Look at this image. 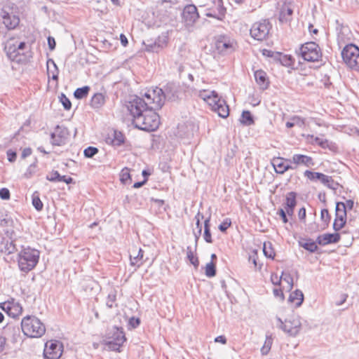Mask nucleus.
<instances>
[{
  "mask_svg": "<svg viewBox=\"0 0 359 359\" xmlns=\"http://www.w3.org/2000/svg\"><path fill=\"white\" fill-rule=\"evenodd\" d=\"M291 120L293 121L294 126H299V127H302L305 123L304 119L298 116H294L292 117Z\"/></svg>",
  "mask_w": 359,
  "mask_h": 359,
  "instance_id": "nucleus-56",
  "label": "nucleus"
},
{
  "mask_svg": "<svg viewBox=\"0 0 359 359\" xmlns=\"http://www.w3.org/2000/svg\"><path fill=\"white\" fill-rule=\"evenodd\" d=\"M69 136L67 128L57 125L50 134L51 144L53 146H62L66 144Z\"/></svg>",
  "mask_w": 359,
  "mask_h": 359,
  "instance_id": "nucleus-13",
  "label": "nucleus"
},
{
  "mask_svg": "<svg viewBox=\"0 0 359 359\" xmlns=\"http://www.w3.org/2000/svg\"><path fill=\"white\" fill-rule=\"evenodd\" d=\"M325 186H326L327 188L336 191L339 187V184L337 182H335L332 177L326 175V177L325 179V181L323 182V184Z\"/></svg>",
  "mask_w": 359,
  "mask_h": 359,
  "instance_id": "nucleus-42",
  "label": "nucleus"
},
{
  "mask_svg": "<svg viewBox=\"0 0 359 359\" xmlns=\"http://www.w3.org/2000/svg\"><path fill=\"white\" fill-rule=\"evenodd\" d=\"M288 300L290 302L294 303L296 307L300 306L304 301L303 292L299 290H296L290 294Z\"/></svg>",
  "mask_w": 359,
  "mask_h": 359,
  "instance_id": "nucleus-30",
  "label": "nucleus"
},
{
  "mask_svg": "<svg viewBox=\"0 0 359 359\" xmlns=\"http://www.w3.org/2000/svg\"><path fill=\"white\" fill-rule=\"evenodd\" d=\"M98 153V149L95 147H88L83 151L84 156L86 158H92Z\"/></svg>",
  "mask_w": 359,
  "mask_h": 359,
  "instance_id": "nucleus-48",
  "label": "nucleus"
},
{
  "mask_svg": "<svg viewBox=\"0 0 359 359\" xmlns=\"http://www.w3.org/2000/svg\"><path fill=\"white\" fill-rule=\"evenodd\" d=\"M217 50L222 54H227L233 50V41L226 36H219L215 42Z\"/></svg>",
  "mask_w": 359,
  "mask_h": 359,
  "instance_id": "nucleus-16",
  "label": "nucleus"
},
{
  "mask_svg": "<svg viewBox=\"0 0 359 359\" xmlns=\"http://www.w3.org/2000/svg\"><path fill=\"white\" fill-rule=\"evenodd\" d=\"M320 218L322 221L325 222L326 224H327L331 219V217L329 214L327 209H323L320 212Z\"/></svg>",
  "mask_w": 359,
  "mask_h": 359,
  "instance_id": "nucleus-53",
  "label": "nucleus"
},
{
  "mask_svg": "<svg viewBox=\"0 0 359 359\" xmlns=\"http://www.w3.org/2000/svg\"><path fill=\"white\" fill-rule=\"evenodd\" d=\"M317 244L316 241H313L311 238H302L299 241V246L310 252H315L318 250Z\"/></svg>",
  "mask_w": 359,
  "mask_h": 359,
  "instance_id": "nucleus-27",
  "label": "nucleus"
},
{
  "mask_svg": "<svg viewBox=\"0 0 359 359\" xmlns=\"http://www.w3.org/2000/svg\"><path fill=\"white\" fill-rule=\"evenodd\" d=\"M39 251L29 247L24 248L18 254V266L20 271L29 272L32 270L39 262Z\"/></svg>",
  "mask_w": 359,
  "mask_h": 359,
  "instance_id": "nucleus-4",
  "label": "nucleus"
},
{
  "mask_svg": "<svg viewBox=\"0 0 359 359\" xmlns=\"http://www.w3.org/2000/svg\"><path fill=\"white\" fill-rule=\"evenodd\" d=\"M210 106L212 111L217 113L218 116L222 118H226L229 114V106L224 100L218 97L213 102H210Z\"/></svg>",
  "mask_w": 359,
  "mask_h": 359,
  "instance_id": "nucleus-17",
  "label": "nucleus"
},
{
  "mask_svg": "<svg viewBox=\"0 0 359 359\" xmlns=\"http://www.w3.org/2000/svg\"><path fill=\"white\" fill-rule=\"evenodd\" d=\"M304 176L307 177L309 180L313 182L320 181L322 184L325 181L326 177V175L322 172H313L311 170H306L304 173Z\"/></svg>",
  "mask_w": 359,
  "mask_h": 359,
  "instance_id": "nucleus-29",
  "label": "nucleus"
},
{
  "mask_svg": "<svg viewBox=\"0 0 359 359\" xmlns=\"http://www.w3.org/2000/svg\"><path fill=\"white\" fill-rule=\"evenodd\" d=\"M130 180V175L129 173V170L127 168H125L121 170V181L123 183H126L128 180Z\"/></svg>",
  "mask_w": 359,
  "mask_h": 359,
  "instance_id": "nucleus-52",
  "label": "nucleus"
},
{
  "mask_svg": "<svg viewBox=\"0 0 359 359\" xmlns=\"http://www.w3.org/2000/svg\"><path fill=\"white\" fill-rule=\"evenodd\" d=\"M155 44H156V48H158V51L162 49L164 46H165L167 43V37L162 36L158 37L157 39L154 41Z\"/></svg>",
  "mask_w": 359,
  "mask_h": 359,
  "instance_id": "nucleus-51",
  "label": "nucleus"
},
{
  "mask_svg": "<svg viewBox=\"0 0 359 359\" xmlns=\"http://www.w3.org/2000/svg\"><path fill=\"white\" fill-rule=\"evenodd\" d=\"M292 13L293 10L290 7L286 4L283 5L279 13L280 22L282 23L290 22L292 19Z\"/></svg>",
  "mask_w": 359,
  "mask_h": 359,
  "instance_id": "nucleus-25",
  "label": "nucleus"
},
{
  "mask_svg": "<svg viewBox=\"0 0 359 359\" xmlns=\"http://www.w3.org/2000/svg\"><path fill=\"white\" fill-rule=\"evenodd\" d=\"M4 334L6 337L10 338L13 343L18 341L20 339V330L18 326L7 324L4 327Z\"/></svg>",
  "mask_w": 359,
  "mask_h": 359,
  "instance_id": "nucleus-20",
  "label": "nucleus"
},
{
  "mask_svg": "<svg viewBox=\"0 0 359 359\" xmlns=\"http://www.w3.org/2000/svg\"><path fill=\"white\" fill-rule=\"evenodd\" d=\"M300 54L304 60L316 62L321 57L319 46L315 42H308L300 47Z\"/></svg>",
  "mask_w": 359,
  "mask_h": 359,
  "instance_id": "nucleus-9",
  "label": "nucleus"
},
{
  "mask_svg": "<svg viewBox=\"0 0 359 359\" xmlns=\"http://www.w3.org/2000/svg\"><path fill=\"white\" fill-rule=\"evenodd\" d=\"M16 250L13 241L8 238H3L0 242V251L6 255L13 253Z\"/></svg>",
  "mask_w": 359,
  "mask_h": 359,
  "instance_id": "nucleus-24",
  "label": "nucleus"
},
{
  "mask_svg": "<svg viewBox=\"0 0 359 359\" xmlns=\"http://www.w3.org/2000/svg\"><path fill=\"white\" fill-rule=\"evenodd\" d=\"M187 259L190 262L191 264L194 265V266L197 269L199 265L198 259L197 257L194 256V252L191 250V248L190 246H188L187 248Z\"/></svg>",
  "mask_w": 359,
  "mask_h": 359,
  "instance_id": "nucleus-41",
  "label": "nucleus"
},
{
  "mask_svg": "<svg viewBox=\"0 0 359 359\" xmlns=\"http://www.w3.org/2000/svg\"><path fill=\"white\" fill-rule=\"evenodd\" d=\"M125 333L123 328L114 326L107 334L104 340L105 346L110 350L119 351L121 346L126 341Z\"/></svg>",
  "mask_w": 359,
  "mask_h": 359,
  "instance_id": "nucleus-6",
  "label": "nucleus"
},
{
  "mask_svg": "<svg viewBox=\"0 0 359 359\" xmlns=\"http://www.w3.org/2000/svg\"><path fill=\"white\" fill-rule=\"evenodd\" d=\"M125 140L124 135L122 133L114 131V137L111 140V143L114 146H121Z\"/></svg>",
  "mask_w": 359,
  "mask_h": 359,
  "instance_id": "nucleus-44",
  "label": "nucleus"
},
{
  "mask_svg": "<svg viewBox=\"0 0 359 359\" xmlns=\"http://www.w3.org/2000/svg\"><path fill=\"white\" fill-rule=\"evenodd\" d=\"M128 323L132 328H136L140 325V320L138 318L132 317L129 319Z\"/></svg>",
  "mask_w": 359,
  "mask_h": 359,
  "instance_id": "nucleus-60",
  "label": "nucleus"
},
{
  "mask_svg": "<svg viewBox=\"0 0 359 359\" xmlns=\"http://www.w3.org/2000/svg\"><path fill=\"white\" fill-rule=\"evenodd\" d=\"M154 102H151L144 97V99L135 96L126 103V107L133 118V123L143 113L151 107Z\"/></svg>",
  "mask_w": 359,
  "mask_h": 359,
  "instance_id": "nucleus-5",
  "label": "nucleus"
},
{
  "mask_svg": "<svg viewBox=\"0 0 359 359\" xmlns=\"http://www.w3.org/2000/svg\"><path fill=\"white\" fill-rule=\"evenodd\" d=\"M203 238L205 242L208 243H212L211 232H210V217H208L204 221V233H203Z\"/></svg>",
  "mask_w": 359,
  "mask_h": 359,
  "instance_id": "nucleus-34",
  "label": "nucleus"
},
{
  "mask_svg": "<svg viewBox=\"0 0 359 359\" xmlns=\"http://www.w3.org/2000/svg\"><path fill=\"white\" fill-rule=\"evenodd\" d=\"M0 308L6 311L8 316H12L13 318L18 317L22 312V306L13 299L1 303Z\"/></svg>",
  "mask_w": 359,
  "mask_h": 359,
  "instance_id": "nucleus-15",
  "label": "nucleus"
},
{
  "mask_svg": "<svg viewBox=\"0 0 359 359\" xmlns=\"http://www.w3.org/2000/svg\"><path fill=\"white\" fill-rule=\"evenodd\" d=\"M231 219L226 218L219 225V229L222 232H225L227 230V229L231 226Z\"/></svg>",
  "mask_w": 359,
  "mask_h": 359,
  "instance_id": "nucleus-55",
  "label": "nucleus"
},
{
  "mask_svg": "<svg viewBox=\"0 0 359 359\" xmlns=\"http://www.w3.org/2000/svg\"><path fill=\"white\" fill-rule=\"evenodd\" d=\"M17 47V43H11V41H8L5 46L4 50L8 57L11 60H18V57L20 55Z\"/></svg>",
  "mask_w": 359,
  "mask_h": 359,
  "instance_id": "nucleus-23",
  "label": "nucleus"
},
{
  "mask_svg": "<svg viewBox=\"0 0 359 359\" xmlns=\"http://www.w3.org/2000/svg\"><path fill=\"white\" fill-rule=\"evenodd\" d=\"M341 57L345 64L351 69L359 71V48L350 43L341 51Z\"/></svg>",
  "mask_w": 359,
  "mask_h": 359,
  "instance_id": "nucleus-8",
  "label": "nucleus"
},
{
  "mask_svg": "<svg viewBox=\"0 0 359 359\" xmlns=\"http://www.w3.org/2000/svg\"><path fill=\"white\" fill-rule=\"evenodd\" d=\"M146 50L147 51L151 52H158V48H156V44H155L154 41H148L147 43H145Z\"/></svg>",
  "mask_w": 359,
  "mask_h": 359,
  "instance_id": "nucleus-57",
  "label": "nucleus"
},
{
  "mask_svg": "<svg viewBox=\"0 0 359 359\" xmlns=\"http://www.w3.org/2000/svg\"><path fill=\"white\" fill-rule=\"evenodd\" d=\"M60 100L66 110H69L72 107V103L69 99L63 93L61 94L60 97Z\"/></svg>",
  "mask_w": 359,
  "mask_h": 359,
  "instance_id": "nucleus-49",
  "label": "nucleus"
},
{
  "mask_svg": "<svg viewBox=\"0 0 359 359\" xmlns=\"http://www.w3.org/2000/svg\"><path fill=\"white\" fill-rule=\"evenodd\" d=\"M178 86L173 82L168 83L163 88L156 87L147 90L144 94V97L149 99L150 102H154L157 109H161L165 100L174 101L178 95Z\"/></svg>",
  "mask_w": 359,
  "mask_h": 359,
  "instance_id": "nucleus-1",
  "label": "nucleus"
},
{
  "mask_svg": "<svg viewBox=\"0 0 359 359\" xmlns=\"http://www.w3.org/2000/svg\"><path fill=\"white\" fill-rule=\"evenodd\" d=\"M200 97L206 101L209 104L210 102H213L216 99L219 97L218 94L216 91H208L203 90L200 92Z\"/></svg>",
  "mask_w": 359,
  "mask_h": 359,
  "instance_id": "nucleus-32",
  "label": "nucleus"
},
{
  "mask_svg": "<svg viewBox=\"0 0 359 359\" xmlns=\"http://www.w3.org/2000/svg\"><path fill=\"white\" fill-rule=\"evenodd\" d=\"M32 205L37 211H41L43 209V204L37 191L34 192L32 195Z\"/></svg>",
  "mask_w": 359,
  "mask_h": 359,
  "instance_id": "nucleus-45",
  "label": "nucleus"
},
{
  "mask_svg": "<svg viewBox=\"0 0 359 359\" xmlns=\"http://www.w3.org/2000/svg\"><path fill=\"white\" fill-rule=\"evenodd\" d=\"M264 255L270 259H273L276 255L275 252L272 248V244L270 242H264L263 245Z\"/></svg>",
  "mask_w": 359,
  "mask_h": 359,
  "instance_id": "nucleus-40",
  "label": "nucleus"
},
{
  "mask_svg": "<svg viewBox=\"0 0 359 359\" xmlns=\"http://www.w3.org/2000/svg\"><path fill=\"white\" fill-rule=\"evenodd\" d=\"M158 109L153 104L144 113H143L139 118L135 120L133 123L135 128H137L144 131H154L160 124L159 115L155 111Z\"/></svg>",
  "mask_w": 359,
  "mask_h": 359,
  "instance_id": "nucleus-2",
  "label": "nucleus"
},
{
  "mask_svg": "<svg viewBox=\"0 0 359 359\" xmlns=\"http://www.w3.org/2000/svg\"><path fill=\"white\" fill-rule=\"evenodd\" d=\"M297 194L294 191L289 192L285 198L284 208H295L297 205Z\"/></svg>",
  "mask_w": 359,
  "mask_h": 359,
  "instance_id": "nucleus-36",
  "label": "nucleus"
},
{
  "mask_svg": "<svg viewBox=\"0 0 359 359\" xmlns=\"http://www.w3.org/2000/svg\"><path fill=\"white\" fill-rule=\"evenodd\" d=\"M0 198L3 200H8L10 198V191L7 188H1L0 189Z\"/></svg>",
  "mask_w": 359,
  "mask_h": 359,
  "instance_id": "nucleus-59",
  "label": "nucleus"
},
{
  "mask_svg": "<svg viewBox=\"0 0 359 359\" xmlns=\"http://www.w3.org/2000/svg\"><path fill=\"white\" fill-rule=\"evenodd\" d=\"M116 302V291L112 290L111 291L107 297L106 300V306L109 309H112L114 307H117Z\"/></svg>",
  "mask_w": 359,
  "mask_h": 359,
  "instance_id": "nucleus-38",
  "label": "nucleus"
},
{
  "mask_svg": "<svg viewBox=\"0 0 359 359\" xmlns=\"http://www.w3.org/2000/svg\"><path fill=\"white\" fill-rule=\"evenodd\" d=\"M105 103V96L104 94L97 93L94 94L90 100V106L93 109H100Z\"/></svg>",
  "mask_w": 359,
  "mask_h": 359,
  "instance_id": "nucleus-28",
  "label": "nucleus"
},
{
  "mask_svg": "<svg viewBox=\"0 0 359 359\" xmlns=\"http://www.w3.org/2000/svg\"><path fill=\"white\" fill-rule=\"evenodd\" d=\"M47 41H48V45L50 50H54L55 48V46H56L55 39L52 36H48L47 39Z\"/></svg>",
  "mask_w": 359,
  "mask_h": 359,
  "instance_id": "nucleus-63",
  "label": "nucleus"
},
{
  "mask_svg": "<svg viewBox=\"0 0 359 359\" xmlns=\"http://www.w3.org/2000/svg\"><path fill=\"white\" fill-rule=\"evenodd\" d=\"M182 22L187 27H192L199 18L197 8L194 4L184 6L182 13Z\"/></svg>",
  "mask_w": 359,
  "mask_h": 359,
  "instance_id": "nucleus-12",
  "label": "nucleus"
},
{
  "mask_svg": "<svg viewBox=\"0 0 359 359\" xmlns=\"http://www.w3.org/2000/svg\"><path fill=\"white\" fill-rule=\"evenodd\" d=\"M8 161L11 163L15 161L17 153L11 149H8L6 152Z\"/></svg>",
  "mask_w": 359,
  "mask_h": 359,
  "instance_id": "nucleus-58",
  "label": "nucleus"
},
{
  "mask_svg": "<svg viewBox=\"0 0 359 359\" xmlns=\"http://www.w3.org/2000/svg\"><path fill=\"white\" fill-rule=\"evenodd\" d=\"M290 162L297 165H302L309 168L314 165L313 158L304 154H294Z\"/></svg>",
  "mask_w": 359,
  "mask_h": 359,
  "instance_id": "nucleus-21",
  "label": "nucleus"
},
{
  "mask_svg": "<svg viewBox=\"0 0 359 359\" xmlns=\"http://www.w3.org/2000/svg\"><path fill=\"white\" fill-rule=\"evenodd\" d=\"M21 329L25 335L31 338L43 336L46 332L43 323L34 316H26L21 322Z\"/></svg>",
  "mask_w": 359,
  "mask_h": 359,
  "instance_id": "nucleus-3",
  "label": "nucleus"
},
{
  "mask_svg": "<svg viewBox=\"0 0 359 359\" xmlns=\"http://www.w3.org/2000/svg\"><path fill=\"white\" fill-rule=\"evenodd\" d=\"M344 207V202L336 203L335 219L333 223V229L336 231L341 230L346 222V211Z\"/></svg>",
  "mask_w": 359,
  "mask_h": 359,
  "instance_id": "nucleus-14",
  "label": "nucleus"
},
{
  "mask_svg": "<svg viewBox=\"0 0 359 359\" xmlns=\"http://www.w3.org/2000/svg\"><path fill=\"white\" fill-rule=\"evenodd\" d=\"M254 76L256 83L259 86L260 89L266 90L268 88L269 86V81L266 73L262 69L257 70L255 72Z\"/></svg>",
  "mask_w": 359,
  "mask_h": 359,
  "instance_id": "nucleus-22",
  "label": "nucleus"
},
{
  "mask_svg": "<svg viewBox=\"0 0 359 359\" xmlns=\"http://www.w3.org/2000/svg\"><path fill=\"white\" fill-rule=\"evenodd\" d=\"M271 28V25L267 20L256 22L250 29V35L257 41H262L267 37Z\"/></svg>",
  "mask_w": 359,
  "mask_h": 359,
  "instance_id": "nucleus-10",
  "label": "nucleus"
},
{
  "mask_svg": "<svg viewBox=\"0 0 359 359\" xmlns=\"http://www.w3.org/2000/svg\"><path fill=\"white\" fill-rule=\"evenodd\" d=\"M90 88L88 86H85L81 88H78L74 93V96L77 100H81L86 97L90 92Z\"/></svg>",
  "mask_w": 359,
  "mask_h": 359,
  "instance_id": "nucleus-35",
  "label": "nucleus"
},
{
  "mask_svg": "<svg viewBox=\"0 0 359 359\" xmlns=\"http://www.w3.org/2000/svg\"><path fill=\"white\" fill-rule=\"evenodd\" d=\"M0 15L3 19V23L8 29H13L19 25L20 18L18 16L10 14L4 10L1 11Z\"/></svg>",
  "mask_w": 359,
  "mask_h": 359,
  "instance_id": "nucleus-18",
  "label": "nucleus"
},
{
  "mask_svg": "<svg viewBox=\"0 0 359 359\" xmlns=\"http://www.w3.org/2000/svg\"><path fill=\"white\" fill-rule=\"evenodd\" d=\"M205 15L209 18H214L218 20L217 12L213 8H208V12L205 13Z\"/></svg>",
  "mask_w": 359,
  "mask_h": 359,
  "instance_id": "nucleus-64",
  "label": "nucleus"
},
{
  "mask_svg": "<svg viewBox=\"0 0 359 359\" xmlns=\"http://www.w3.org/2000/svg\"><path fill=\"white\" fill-rule=\"evenodd\" d=\"M240 122L244 126H251L255 123L254 118L250 111L244 110L242 112Z\"/></svg>",
  "mask_w": 359,
  "mask_h": 359,
  "instance_id": "nucleus-33",
  "label": "nucleus"
},
{
  "mask_svg": "<svg viewBox=\"0 0 359 359\" xmlns=\"http://www.w3.org/2000/svg\"><path fill=\"white\" fill-rule=\"evenodd\" d=\"M63 351V344L58 340H50L45 344L43 355L46 359H59Z\"/></svg>",
  "mask_w": 359,
  "mask_h": 359,
  "instance_id": "nucleus-11",
  "label": "nucleus"
},
{
  "mask_svg": "<svg viewBox=\"0 0 359 359\" xmlns=\"http://www.w3.org/2000/svg\"><path fill=\"white\" fill-rule=\"evenodd\" d=\"M278 321L277 327L281 329L289 336L296 337L300 332L302 323L298 316L292 315L284 321L280 318H276Z\"/></svg>",
  "mask_w": 359,
  "mask_h": 359,
  "instance_id": "nucleus-7",
  "label": "nucleus"
},
{
  "mask_svg": "<svg viewBox=\"0 0 359 359\" xmlns=\"http://www.w3.org/2000/svg\"><path fill=\"white\" fill-rule=\"evenodd\" d=\"M340 241V234L338 233H324L319 235L316 238V243L320 245H326L331 243H337Z\"/></svg>",
  "mask_w": 359,
  "mask_h": 359,
  "instance_id": "nucleus-19",
  "label": "nucleus"
},
{
  "mask_svg": "<svg viewBox=\"0 0 359 359\" xmlns=\"http://www.w3.org/2000/svg\"><path fill=\"white\" fill-rule=\"evenodd\" d=\"M282 158H277L273 160V165L275 168L276 173H285V163L283 162Z\"/></svg>",
  "mask_w": 359,
  "mask_h": 359,
  "instance_id": "nucleus-43",
  "label": "nucleus"
},
{
  "mask_svg": "<svg viewBox=\"0 0 359 359\" xmlns=\"http://www.w3.org/2000/svg\"><path fill=\"white\" fill-rule=\"evenodd\" d=\"M292 57L290 55H282L280 58L281 64L284 66H290L292 64Z\"/></svg>",
  "mask_w": 359,
  "mask_h": 359,
  "instance_id": "nucleus-54",
  "label": "nucleus"
},
{
  "mask_svg": "<svg viewBox=\"0 0 359 359\" xmlns=\"http://www.w3.org/2000/svg\"><path fill=\"white\" fill-rule=\"evenodd\" d=\"M143 257L144 251L141 248H139L137 254L135 256L133 257L132 255H130V265L139 268L144 262Z\"/></svg>",
  "mask_w": 359,
  "mask_h": 359,
  "instance_id": "nucleus-31",
  "label": "nucleus"
},
{
  "mask_svg": "<svg viewBox=\"0 0 359 359\" xmlns=\"http://www.w3.org/2000/svg\"><path fill=\"white\" fill-rule=\"evenodd\" d=\"M60 174L57 170H53L50 174L47 175L46 179L52 182H57L59 181Z\"/></svg>",
  "mask_w": 359,
  "mask_h": 359,
  "instance_id": "nucleus-50",
  "label": "nucleus"
},
{
  "mask_svg": "<svg viewBox=\"0 0 359 359\" xmlns=\"http://www.w3.org/2000/svg\"><path fill=\"white\" fill-rule=\"evenodd\" d=\"M205 276L209 278L214 277L216 275V266L213 262L208 263L205 266Z\"/></svg>",
  "mask_w": 359,
  "mask_h": 359,
  "instance_id": "nucleus-47",
  "label": "nucleus"
},
{
  "mask_svg": "<svg viewBox=\"0 0 359 359\" xmlns=\"http://www.w3.org/2000/svg\"><path fill=\"white\" fill-rule=\"evenodd\" d=\"M215 8H214L216 12H217L218 20H222L225 16L226 8L223 6L222 0H217L215 1Z\"/></svg>",
  "mask_w": 359,
  "mask_h": 359,
  "instance_id": "nucleus-37",
  "label": "nucleus"
},
{
  "mask_svg": "<svg viewBox=\"0 0 359 359\" xmlns=\"http://www.w3.org/2000/svg\"><path fill=\"white\" fill-rule=\"evenodd\" d=\"M281 277L283 280L286 281L289 284L290 287L292 288L293 286V279L290 275L287 273H283Z\"/></svg>",
  "mask_w": 359,
  "mask_h": 359,
  "instance_id": "nucleus-61",
  "label": "nucleus"
},
{
  "mask_svg": "<svg viewBox=\"0 0 359 359\" xmlns=\"http://www.w3.org/2000/svg\"><path fill=\"white\" fill-rule=\"evenodd\" d=\"M277 214L278 215H280L283 223L286 224L288 222L287 214L284 209H283V208L279 209Z\"/></svg>",
  "mask_w": 359,
  "mask_h": 359,
  "instance_id": "nucleus-62",
  "label": "nucleus"
},
{
  "mask_svg": "<svg viewBox=\"0 0 359 359\" xmlns=\"http://www.w3.org/2000/svg\"><path fill=\"white\" fill-rule=\"evenodd\" d=\"M47 72L49 78L51 77L55 81L58 80L59 69L53 59L47 60Z\"/></svg>",
  "mask_w": 359,
  "mask_h": 359,
  "instance_id": "nucleus-26",
  "label": "nucleus"
},
{
  "mask_svg": "<svg viewBox=\"0 0 359 359\" xmlns=\"http://www.w3.org/2000/svg\"><path fill=\"white\" fill-rule=\"evenodd\" d=\"M307 138L308 140L309 138L312 139V144L315 143L323 149L327 148L329 147V141L326 139L320 138L318 137H314L313 135H309L307 136Z\"/></svg>",
  "mask_w": 359,
  "mask_h": 359,
  "instance_id": "nucleus-39",
  "label": "nucleus"
},
{
  "mask_svg": "<svg viewBox=\"0 0 359 359\" xmlns=\"http://www.w3.org/2000/svg\"><path fill=\"white\" fill-rule=\"evenodd\" d=\"M273 343V339L271 336H266L264 344L261 348V353L262 355H266L269 352Z\"/></svg>",
  "mask_w": 359,
  "mask_h": 359,
  "instance_id": "nucleus-46",
  "label": "nucleus"
}]
</instances>
